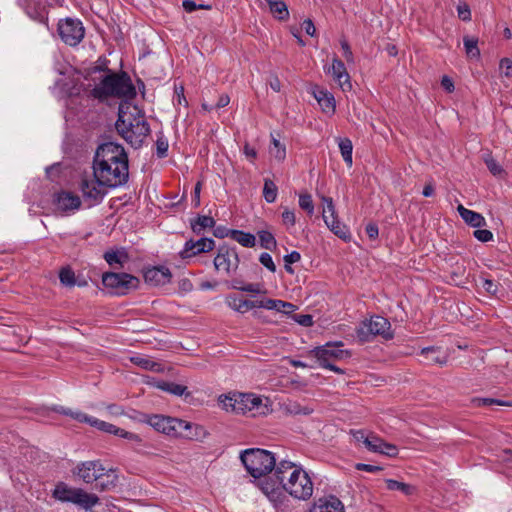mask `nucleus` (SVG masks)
Here are the masks:
<instances>
[{"label": "nucleus", "instance_id": "nucleus-3", "mask_svg": "<svg viewBox=\"0 0 512 512\" xmlns=\"http://www.w3.org/2000/svg\"><path fill=\"white\" fill-rule=\"evenodd\" d=\"M140 421L149 424L156 431L168 436L201 440L207 435V431L200 425L164 415L143 414Z\"/></svg>", "mask_w": 512, "mask_h": 512}, {"label": "nucleus", "instance_id": "nucleus-43", "mask_svg": "<svg viewBox=\"0 0 512 512\" xmlns=\"http://www.w3.org/2000/svg\"><path fill=\"white\" fill-rule=\"evenodd\" d=\"M270 154L278 161H283L286 157L285 146L280 141L272 137V147H270Z\"/></svg>", "mask_w": 512, "mask_h": 512}, {"label": "nucleus", "instance_id": "nucleus-34", "mask_svg": "<svg viewBox=\"0 0 512 512\" xmlns=\"http://www.w3.org/2000/svg\"><path fill=\"white\" fill-rule=\"evenodd\" d=\"M231 236L233 240L237 241L239 244H241L244 247H254L256 243V238L253 234L243 232L240 230H233L231 232Z\"/></svg>", "mask_w": 512, "mask_h": 512}, {"label": "nucleus", "instance_id": "nucleus-18", "mask_svg": "<svg viewBox=\"0 0 512 512\" xmlns=\"http://www.w3.org/2000/svg\"><path fill=\"white\" fill-rule=\"evenodd\" d=\"M236 414H246L248 412L264 413L261 409L262 399L254 394H237Z\"/></svg>", "mask_w": 512, "mask_h": 512}, {"label": "nucleus", "instance_id": "nucleus-30", "mask_svg": "<svg viewBox=\"0 0 512 512\" xmlns=\"http://www.w3.org/2000/svg\"><path fill=\"white\" fill-rule=\"evenodd\" d=\"M215 225V221L210 216H198L195 220L191 221V229L197 235L204 232L206 228H212Z\"/></svg>", "mask_w": 512, "mask_h": 512}, {"label": "nucleus", "instance_id": "nucleus-51", "mask_svg": "<svg viewBox=\"0 0 512 512\" xmlns=\"http://www.w3.org/2000/svg\"><path fill=\"white\" fill-rule=\"evenodd\" d=\"M259 261L264 267H266L272 273L276 271V265L274 264V261L270 254L266 252L262 253L259 257Z\"/></svg>", "mask_w": 512, "mask_h": 512}, {"label": "nucleus", "instance_id": "nucleus-21", "mask_svg": "<svg viewBox=\"0 0 512 512\" xmlns=\"http://www.w3.org/2000/svg\"><path fill=\"white\" fill-rule=\"evenodd\" d=\"M329 73L332 74L333 79L339 84L343 91H348L352 88L350 76L346 70V67L344 63L338 58L333 59Z\"/></svg>", "mask_w": 512, "mask_h": 512}, {"label": "nucleus", "instance_id": "nucleus-24", "mask_svg": "<svg viewBox=\"0 0 512 512\" xmlns=\"http://www.w3.org/2000/svg\"><path fill=\"white\" fill-rule=\"evenodd\" d=\"M312 94L318 104L320 105L322 111L328 115H333L335 112V98L332 93L327 90L316 86Z\"/></svg>", "mask_w": 512, "mask_h": 512}, {"label": "nucleus", "instance_id": "nucleus-22", "mask_svg": "<svg viewBox=\"0 0 512 512\" xmlns=\"http://www.w3.org/2000/svg\"><path fill=\"white\" fill-rule=\"evenodd\" d=\"M171 272L166 267H152L144 272V280L146 283L161 286L170 282Z\"/></svg>", "mask_w": 512, "mask_h": 512}, {"label": "nucleus", "instance_id": "nucleus-1", "mask_svg": "<svg viewBox=\"0 0 512 512\" xmlns=\"http://www.w3.org/2000/svg\"><path fill=\"white\" fill-rule=\"evenodd\" d=\"M93 175L98 185L116 188L129 178L128 157L124 148L116 143L101 144L93 160Z\"/></svg>", "mask_w": 512, "mask_h": 512}, {"label": "nucleus", "instance_id": "nucleus-12", "mask_svg": "<svg viewBox=\"0 0 512 512\" xmlns=\"http://www.w3.org/2000/svg\"><path fill=\"white\" fill-rule=\"evenodd\" d=\"M313 489L314 485L311 478L308 473L301 468L298 473L294 474V479L285 487V492L295 499L306 501L311 498Z\"/></svg>", "mask_w": 512, "mask_h": 512}, {"label": "nucleus", "instance_id": "nucleus-16", "mask_svg": "<svg viewBox=\"0 0 512 512\" xmlns=\"http://www.w3.org/2000/svg\"><path fill=\"white\" fill-rule=\"evenodd\" d=\"M239 256L235 248L222 246L214 258V266L217 270L223 269L227 274L236 271L239 266Z\"/></svg>", "mask_w": 512, "mask_h": 512}, {"label": "nucleus", "instance_id": "nucleus-9", "mask_svg": "<svg viewBox=\"0 0 512 512\" xmlns=\"http://www.w3.org/2000/svg\"><path fill=\"white\" fill-rule=\"evenodd\" d=\"M102 283L116 295H126L139 287L140 280L128 273L105 272L102 275Z\"/></svg>", "mask_w": 512, "mask_h": 512}, {"label": "nucleus", "instance_id": "nucleus-63", "mask_svg": "<svg viewBox=\"0 0 512 512\" xmlns=\"http://www.w3.org/2000/svg\"><path fill=\"white\" fill-rule=\"evenodd\" d=\"M301 255L297 251H292L291 253L284 256V262L287 264H293L300 261Z\"/></svg>", "mask_w": 512, "mask_h": 512}, {"label": "nucleus", "instance_id": "nucleus-48", "mask_svg": "<svg viewBox=\"0 0 512 512\" xmlns=\"http://www.w3.org/2000/svg\"><path fill=\"white\" fill-rule=\"evenodd\" d=\"M219 401L224 410L236 413V404L238 401L237 394H233L232 396H221Z\"/></svg>", "mask_w": 512, "mask_h": 512}, {"label": "nucleus", "instance_id": "nucleus-26", "mask_svg": "<svg viewBox=\"0 0 512 512\" xmlns=\"http://www.w3.org/2000/svg\"><path fill=\"white\" fill-rule=\"evenodd\" d=\"M104 259L111 267L122 268L128 262L129 256L124 249L110 250L104 253Z\"/></svg>", "mask_w": 512, "mask_h": 512}, {"label": "nucleus", "instance_id": "nucleus-23", "mask_svg": "<svg viewBox=\"0 0 512 512\" xmlns=\"http://www.w3.org/2000/svg\"><path fill=\"white\" fill-rule=\"evenodd\" d=\"M100 186L101 185H98L97 182L89 181L87 179H83L81 181L80 189L82 191L83 197L86 200H90L91 205L99 203L106 195V191L102 190Z\"/></svg>", "mask_w": 512, "mask_h": 512}, {"label": "nucleus", "instance_id": "nucleus-45", "mask_svg": "<svg viewBox=\"0 0 512 512\" xmlns=\"http://www.w3.org/2000/svg\"><path fill=\"white\" fill-rule=\"evenodd\" d=\"M484 162L488 168V170L493 174L494 176H501L504 174V169L502 166L492 157L491 154H487L484 157Z\"/></svg>", "mask_w": 512, "mask_h": 512}, {"label": "nucleus", "instance_id": "nucleus-4", "mask_svg": "<svg viewBox=\"0 0 512 512\" xmlns=\"http://www.w3.org/2000/svg\"><path fill=\"white\" fill-rule=\"evenodd\" d=\"M302 467L288 460H281L274 467L273 477H268L260 482V489L271 500L276 502L283 495L285 487L294 479Z\"/></svg>", "mask_w": 512, "mask_h": 512}, {"label": "nucleus", "instance_id": "nucleus-53", "mask_svg": "<svg viewBox=\"0 0 512 512\" xmlns=\"http://www.w3.org/2000/svg\"><path fill=\"white\" fill-rule=\"evenodd\" d=\"M287 411L291 414H304V415H309L312 410L309 409L308 407H301L299 404L297 403H294V404H289L287 406Z\"/></svg>", "mask_w": 512, "mask_h": 512}, {"label": "nucleus", "instance_id": "nucleus-52", "mask_svg": "<svg viewBox=\"0 0 512 512\" xmlns=\"http://www.w3.org/2000/svg\"><path fill=\"white\" fill-rule=\"evenodd\" d=\"M292 319L298 324L309 327L313 324V318L309 314H296L292 316Z\"/></svg>", "mask_w": 512, "mask_h": 512}, {"label": "nucleus", "instance_id": "nucleus-60", "mask_svg": "<svg viewBox=\"0 0 512 512\" xmlns=\"http://www.w3.org/2000/svg\"><path fill=\"white\" fill-rule=\"evenodd\" d=\"M382 454L395 457L398 454V449L395 445L384 442Z\"/></svg>", "mask_w": 512, "mask_h": 512}, {"label": "nucleus", "instance_id": "nucleus-7", "mask_svg": "<svg viewBox=\"0 0 512 512\" xmlns=\"http://www.w3.org/2000/svg\"><path fill=\"white\" fill-rule=\"evenodd\" d=\"M52 496L56 500L73 503L85 510L91 509L100 501L96 494L88 493L81 488L69 487L64 482H59L55 486Z\"/></svg>", "mask_w": 512, "mask_h": 512}, {"label": "nucleus", "instance_id": "nucleus-61", "mask_svg": "<svg viewBox=\"0 0 512 512\" xmlns=\"http://www.w3.org/2000/svg\"><path fill=\"white\" fill-rule=\"evenodd\" d=\"M483 288L485 289L486 292L494 295L497 293L498 291V286L496 283H494L492 280H489V279H485L483 281Z\"/></svg>", "mask_w": 512, "mask_h": 512}, {"label": "nucleus", "instance_id": "nucleus-57", "mask_svg": "<svg viewBox=\"0 0 512 512\" xmlns=\"http://www.w3.org/2000/svg\"><path fill=\"white\" fill-rule=\"evenodd\" d=\"M282 220L285 225L294 226L296 223V217L294 211L284 209L282 212Z\"/></svg>", "mask_w": 512, "mask_h": 512}, {"label": "nucleus", "instance_id": "nucleus-17", "mask_svg": "<svg viewBox=\"0 0 512 512\" xmlns=\"http://www.w3.org/2000/svg\"><path fill=\"white\" fill-rule=\"evenodd\" d=\"M55 210L63 214H69L81 207V199L78 195L69 191L55 193L52 201Z\"/></svg>", "mask_w": 512, "mask_h": 512}, {"label": "nucleus", "instance_id": "nucleus-59", "mask_svg": "<svg viewBox=\"0 0 512 512\" xmlns=\"http://www.w3.org/2000/svg\"><path fill=\"white\" fill-rule=\"evenodd\" d=\"M341 48L343 50V56L346 59L347 62H353V53L352 50L346 40H341L340 42Z\"/></svg>", "mask_w": 512, "mask_h": 512}, {"label": "nucleus", "instance_id": "nucleus-13", "mask_svg": "<svg viewBox=\"0 0 512 512\" xmlns=\"http://www.w3.org/2000/svg\"><path fill=\"white\" fill-rule=\"evenodd\" d=\"M322 202L325 204V207L322 211V216L327 227L339 238L347 239L349 237L348 230L345 225H342L337 218L336 209L333 203V199L331 197H326L322 195Z\"/></svg>", "mask_w": 512, "mask_h": 512}, {"label": "nucleus", "instance_id": "nucleus-8", "mask_svg": "<svg viewBox=\"0 0 512 512\" xmlns=\"http://www.w3.org/2000/svg\"><path fill=\"white\" fill-rule=\"evenodd\" d=\"M64 415L71 416L73 419L79 421V422H85L90 424L92 427L97 428L100 431L113 434L116 436H119L121 438H125L129 441L140 443L142 439L139 435L128 432L122 428H119L111 423L99 420L97 418L89 417L85 413H82L80 411H72L71 409H62L60 411Z\"/></svg>", "mask_w": 512, "mask_h": 512}, {"label": "nucleus", "instance_id": "nucleus-40", "mask_svg": "<svg viewBox=\"0 0 512 512\" xmlns=\"http://www.w3.org/2000/svg\"><path fill=\"white\" fill-rule=\"evenodd\" d=\"M258 237L260 241V245L262 248L267 250H274L277 247V241L275 237L272 235V233L261 230L258 232Z\"/></svg>", "mask_w": 512, "mask_h": 512}, {"label": "nucleus", "instance_id": "nucleus-46", "mask_svg": "<svg viewBox=\"0 0 512 512\" xmlns=\"http://www.w3.org/2000/svg\"><path fill=\"white\" fill-rule=\"evenodd\" d=\"M472 402L477 407L491 405L512 406V402L502 401L494 398H475L472 400Z\"/></svg>", "mask_w": 512, "mask_h": 512}, {"label": "nucleus", "instance_id": "nucleus-2", "mask_svg": "<svg viewBox=\"0 0 512 512\" xmlns=\"http://www.w3.org/2000/svg\"><path fill=\"white\" fill-rule=\"evenodd\" d=\"M118 133L134 148H139L150 133V127L141 110L134 105L120 104L116 121Z\"/></svg>", "mask_w": 512, "mask_h": 512}, {"label": "nucleus", "instance_id": "nucleus-42", "mask_svg": "<svg viewBox=\"0 0 512 512\" xmlns=\"http://www.w3.org/2000/svg\"><path fill=\"white\" fill-rule=\"evenodd\" d=\"M59 279L67 287H73L76 284L75 273L69 267H64L60 270Z\"/></svg>", "mask_w": 512, "mask_h": 512}, {"label": "nucleus", "instance_id": "nucleus-50", "mask_svg": "<svg viewBox=\"0 0 512 512\" xmlns=\"http://www.w3.org/2000/svg\"><path fill=\"white\" fill-rule=\"evenodd\" d=\"M458 17L462 21H470L471 20V10L467 3H461L457 6Z\"/></svg>", "mask_w": 512, "mask_h": 512}, {"label": "nucleus", "instance_id": "nucleus-27", "mask_svg": "<svg viewBox=\"0 0 512 512\" xmlns=\"http://www.w3.org/2000/svg\"><path fill=\"white\" fill-rule=\"evenodd\" d=\"M95 488L101 492L114 488L118 482V476L113 469L105 470L104 474L96 481Z\"/></svg>", "mask_w": 512, "mask_h": 512}, {"label": "nucleus", "instance_id": "nucleus-54", "mask_svg": "<svg viewBox=\"0 0 512 512\" xmlns=\"http://www.w3.org/2000/svg\"><path fill=\"white\" fill-rule=\"evenodd\" d=\"M473 234L474 237L481 242H488L493 238L492 232L486 229L475 230Z\"/></svg>", "mask_w": 512, "mask_h": 512}, {"label": "nucleus", "instance_id": "nucleus-28", "mask_svg": "<svg viewBox=\"0 0 512 512\" xmlns=\"http://www.w3.org/2000/svg\"><path fill=\"white\" fill-rule=\"evenodd\" d=\"M421 354L425 356L429 364L445 365L448 361V356L441 354L440 349L436 347L423 348Z\"/></svg>", "mask_w": 512, "mask_h": 512}, {"label": "nucleus", "instance_id": "nucleus-58", "mask_svg": "<svg viewBox=\"0 0 512 512\" xmlns=\"http://www.w3.org/2000/svg\"><path fill=\"white\" fill-rule=\"evenodd\" d=\"M175 95H176V102L178 105L187 106L188 101L184 95V87L183 86H175Z\"/></svg>", "mask_w": 512, "mask_h": 512}, {"label": "nucleus", "instance_id": "nucleus-44", "mask_svg": "<svg viewBox=\"0 0 512 512\" xmlns=\"http://www.w3.org/2000/svg\"><path fill=\"white\" fill-rule=\"evenodd\" d=\"M384 440L379 437L371 436L364 439V444L372 452L381 453L383 451Z\"/></svg>", "mask_w": 512, "mask_h": 512}, {"label": "nucleus", "instance_id": "nucleus-15", "mask_svg": "<svg viewBox=\"0 0 512 512\" xmlns=\"http://www.w3.org/2000/svg\"><path fill=\"white\" fill-rule=\"evenodd\" d=\"M105 468L99 460L84 461L74 468L73 474L77 475L84 483L96 482L104 474Z\"/></svg>", "mask_w": 512, "mask_h": 512}, {"label": "nucleus", "instance_id": "nucleus-5", "mask_svg": "<svg viewBox=\"0 0 512 512\" xmlns=\"http://www.w3.org/2000/svg\"><path fill=\"white\" fill-rule=\"evenodd\" d=\"M91 95L101 101L112 96L131 99L136 95V90L125 73L122 75L109 74L91 90Z\"/></svg>", "mask_w": 512, "mask_h": 512}, {"label": "nucleus", "instance_id": "nucleus-64", "mask_svg": "<svg viewBox=\"0 0 512 512\" xmlns=\"http://www.w3.org/2000/svg\"><path fill=\"white\" fill-rule=\"evenodd\" d=\"M366 233L370 239H372V240L376 239L379 234L377 225L373 224V223H369L366 226Z\"/></svg>", "mask_w": 512, "mask_h": 512}, {"label": "nucleus", "instance_id": "nucleus-10", "mask_svg": "<svg viewBox=\"0 0 512 512\" xmlns=\"http://www.w3.org/2000/svg\"><path fill=\"white\" fill-rule=\"evenodd\" d=\"M360 341L367 342L373 336H381L385 340L393 338L390 322L382 316H373L369 321L363 322L357 329Z\"/></svg>", "mask_w": 512, "mask_h": 512}, {"label": "nucleus", "instance_id": "nucleus-29", "mask_svg": "<svg viewBox=\"0 0 512 512\" xmlns=\"http://www.w3.org/2000/svg\"><path fill=\"white\" fill-rule=\"evenodd\" d=\"M385 483L388 490L400 491L406 496L413 495L417 491L415 486L394 479H386Z\"/></svg>", "mask_w": 512, "mask_h": 512}, {"label": "nucleus", "instance_id": "nucleus-36", "mask_svg": "<svg viewBox=\"0 0 512 512\" xmlns=\"http://www.w3.org/2000/svg\"><path fill=\"white\" fill-rule=\"evenodd\" d=\"M339 148H340V152L343 157V160L349 167H351L353 164V159H352L353 145H352L351 140L348 138L340 139L339 140Z\"/></svg>", "mask_w": 512, "mask_h": 512}, {"label": "nucleus", "instance_id": "nucleus-6", "mask_svg": "<svg viewBox=\"0 0 512 512\" xmlns=\"http://www.w3.org/2000/svg\"><path fill=\"white\" fill-rule=\"evenodd\" d=\"M241 462L247 472L254 478H261L268 475L276 466L274 454L260 448H250L241 452Z\"/></svg>", "mask_w": 512, "mask_h": 512}, {"label": "nucleus", "instance_id": "nucleus-49", "mask_svg": "<svg viewBox=\"0 0 512 512\" xmlns=\"http://www.w3.org/2000/svg\"><path fill=\"white\" fill-rule=\"evenodd\" d=\"M168 141L163 137H158L156 141V150H157V156L159 158H164L167 155L168 151Z\"/></svg>", "mask_w": 512, "mask_h": 512}, {"label": "nucleus", "instance_id": "nucleus-47", "mask_svg": "<svg viewBox=\"0 0 512 512\" xmlns=\"http://www.w3.org/2000/svg\"><path fill=\"white\" fill-rule=\"evenodd\" d=\"M299 206L301 209L305 210L309 215L314 213V203L312 200V196L308 193H301L299 195Z\"/></svg>", "mask_w": 512, "mask_h": 512}, {"label": "nucleus", "instance_id": "nucleus-62", "mask_svg": "<svg viewBox=\"0 0 512 512\" xmlns=\"http://www.w3.org/2000/svg\"><path fill=\"white\" fill-rule=\"evenodd\" d=\"M269 86L275 92H280L281 82L277 75L272 74L269 78Z\"/></svg>", "mask_w": 512, "mask_h": 512}, {"label": "nucleus", "instance_id": "nucleus-56", "mask_svg": "<svg viewBox=\"0 0 512 512\" xmlns=\"http://www.w3.org/2000/svg\"><path fill=\"white\" fill-rule=\"evenodd\" d=\"M178 290L180 293L186 294L193 290V284L190 279L182 278L178 281Z\"/></svg>", "mask_w": 512, "mask_h": 512}, {"label": "nucleus", "instance_id": "nucleus-35", "mask_svg": "<svg viewBox=\"0 0 512 512\" xmlns=\"http://www.w3.org/2000/svg\"><path fill=\"white\" fill-rule=\"evenodd\" d=\"M256 308H265L268 310H275L280 311L282 308H289L292 307L288 304H285V301L282 300H276V299H263V300H256Z\"/></svg>", "mask_w": 512, "mask_h": 512}, {"label": "nucleus", "instance_id": "nucleus-31", "mask_svg": "<svg viewBox=\"0 0 512 512\" xmlns=\"http://www.w3.org/2000/svg\"><path fill=\"white\" fill-rule=\"evenodd\" d=\"M130 361L133 364H135L145 370L154 371V372L163 371L162 365L160 363H157V362L151 360L150 358L141 357V356H133L130 358Z\"/></svg>", "mask_w": 512, "mask_h": 512}, {"label": "nucleus", "instance_id": "nucleus-11", "mask_svg": "<svg viewBox=\"0 0 512 512\" xmlns=\"http://www.w3.org/2000/svg\"><path fill=\"white\" fill-rule=\"evenodd\" d=\"M342 346V342L326 343L323 346H319L310 350L308 353L317 359L321 367L326 368L327 365L350 357V352L341 349Z\"/></svg>", "mask_w": 512, "mask_h": 512}, {"label": "nucleus", "instance_id": "nucleus-37", "mask_svg": "<svg viewBox=\"0 0 512 512\" xmlns=\"http://www.w3.org/2000/svg\"><path fill=\"white\" fill-rule=\"evenodd\" d=\"M158 387L163 391H166L176 396H182L184 394H186L187 396L190 395V393L187 392L186 386L174 382H162L161 384L158 385Z\"/></svg>", "mask_w": 512, "mask_h": 512}, {"label": "nucleus", "instance_id": "nucleus-39", "mask_svg": "<svg viewBox=\"0 0 512 512\" xmlns=\"http://www.w3.org/2000/svg\"><path fill=\"white\" fill-rule=\"evenodd\" d=\"M232 288L240 290V291H244V292L255 293V294L266 293V290H264L262 285L259 283H249L246 285H242V282L239 280H234L232 282Z\"/></svg>", "mask_w": 512, "mask_h": 512}, {"label": "nucleus", "instance_id": "nucleus-38", "mask_svg": "<svg viewBox=\"0 0 512 512\" xmlns=\"http://www.w3.org/2000/svg\"><path fill=\"white\" fill-rule=\"evenodd\" d=\"M463 43H464L466 54L469 58L478 59L480 57V50L478 48V39L477 38H471V37L465 36L463 38Z\"/></svg>", "mask_w": 512, "mask_h": 512}, {"label": "nucleus", "instance_id": "nucleus-33", "mask_svg": "<svg viewBox=\"0 0 512 512\" xmlns=\"http://www.w3.org/2000/svg\"><path fill=\"white\" fill-rule=\"evenodd\" d=\"M270 12L279 20H286L289 17V11L285 2L281 0H273L268 4Z\"/></svg>", "mask_w": 512, "mask_h": 512}, {"label": "nucleus", "instance_id": "nucleus-55", "mask_svg": "<svg viewBox=\"0 0 512 512\" xmlns=\"http://www.w3.org/2000/svg\"><path fill=\"white\" fill-rule=\"evenodd\" d=\"M500 70L506 77H512V60L503 58L500 61Z\"/></svg>", "mask_w": 512, "mask_h": 512}, {"label": "nucleus", "instance_id": "nucleus-19", "mask_svg": "<svg viewBox=\"0 0 512 512\" xmlns=\"http://www.w3.org/2000/svg\"><path fill=\"white\" fill-rule=\"evenodd\" d=\"M215 241L211 238H201L197 241L189 240L185 243L184 249L180 252V256L191 258L199 253L209 252L213 250Z\"/></svg>", "mask_w": 512, "mask_h": 512}, {"label": "nucleus", "instance_id": "nucleus-25", "mask_svg": "<svg viewBox=\"0 0 512 512\" xmlns=\"http://www.w3.org/2000/svg\"><path fill=\"white\" fill-rule=\"evenodd\" d=\"M457 211L459 212L461 218L472 227H482L485 225L484 217L472 210L465 208L463 205H458Z\"/></svg>", "mask_w": 512, "mask_h": 512}, {"label": "nucleus", "instance_id": "nucleus-14", "mask_svg": "<svg viewBox=\"0 0 512 512\" xmlns=\"http://www.w3.org/2000/svg\"><path fill=\"white\" fill-rule=\"evenodd\" d=\"M61 39L70 46L77 45L84 37V28L80 21L67 18L58 24Z\"/></svg>", "mask_w": 512, "mask_h": 512}, {"label": "nucleus", "instance_id": "nucleus-41", "mask_svg": "<svg viewBox=\"0 0 512 512\" xmlns=\"http://www.w3.org/2000/svg\"><path fill=\"white\" fill-rule=\"evenodd\" d=\"M263 195L268 203H273L277 197V186L270 179H265Z\"/></svg>", "mask_w": 512, "mask_h": 512}, {"label": "nucleus", "instance_id": "nucleus-32", "mask_svg": "<svg viewBox=\"0 0 512 512\" xmlns=\"http://www.w3.org/2000/svg\"><path fill=\"white\" fill-rule=\"evenodd\" d=\"M228 305L237 312L245 313L250 309L256 308V301L230 297L228 299Z\"/></svg>", "mask_w": 512, "mask_h": 512}, {"label": "nucleus", "instance_id": "nucleus-20", "mask_svg": "<svg viewBox=\"0 0 512 512\" xmlns=\"http://www.w3.org/2000/svg\"><path fill=\"white\" fill-rule=\"evenodd\" d=\"M310 512H345V509L339 498L327 495L318 498L310 508Z\"/></svg>", "mask_w": 512, "mask_h": 512}]
</instances>
